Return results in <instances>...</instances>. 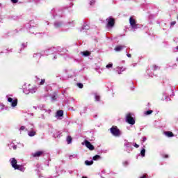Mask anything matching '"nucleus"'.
<instances>
[{
	"mask_svg": "<svg viewBox=\"0 0 178 178\" xmlns=\"http://www.w3.org/2000/svg\"><path fill=\"white\" fill-rule=\"evenodd\" d=\"M11 166L15 170H20L21 172L24 170V167H23V165H17V160L15 158H13L11 160Z\"/></svg>",
	"mask_w": 178,
	"mask_h": 178,
	"instance_id": "obj_1",
	"label": "nucleus"
},
{
	"mask_svg": "<svg viewBox=\"0 0 178 178\" xmlns=\"http://www.w3.org/2000/svg\"><path fill=\"white\" fill-rule=\"evenodd\" d=\"M126 122L127 123H129V124H131V125L136 124V120H134L133 116H131V113L127 114Z\"/></svg>",
	"mask_w": 178,
	"mask_h": 178,
	"instance_id": "obj_2",
	"label": "nucleus"
},
{
	"mask_svg": "<svg viewBox=\"0 0 178 178\" xmlns=\"http://www.w3.org/2000/svg\"><path fill=\"white\" fill-rule=\"evenodd\" d=\"M110 131L115 137H119V136H120V130L118 129V127H112L110 129Z\"/></svg>",
	"mask_w": 178,
	"mask_h": 178,
	"instance_id": "obj_3",
	"label": "nucleus"
},
{
	"mask_svg": "<svg viewBox=\"0 0 178 178\" xmlns=\"http://www.w3.org/2000/svg\"><path fill=\"white\" fill-rule=\"evenodd\" d=\"M107 27H113L115 26V19L108 17L106 19Z\"/></svg>",
	"mask_w": 178,
	"mask_h": 178,
	"instance_id": "obj_4",
	"label": "nucleus"
},
{
	"mask_svg": "<svg viewBox=\"0 0 178 178\" xmlns=\"http://www.w3.org/2000/svg\"><path fill=\"white\" fill-rule=\"evenodd\" d=\"M84 143L86 147H87L90 151H94L95 149V147L91 144V143H90V141L85 140Z\"/></svg>",
	"mask_w": 178,
	"mask_h": 178,
	"instance_id": "obj_5",
	"label": "nucleus"
},
{
	"mask_svg": "<svg viewBox=\"0 0 178 178\" xmlns=\"http://www.w3.org/2000/svg\"><path fill=\"white\" fill-rule=\"evenodd\" d=\"M8 102L11 103V106H13V108L17 106V99L13 100L12 97H8Z\"/></svg>",
	"mask_w": 178,
	"mask_h": 178,
	"instance_id": "obj_6",
	"label": "nucleus"
},
{
	"mask_svg": "<svg viewBox=\"0 0 178 178\" xmlns=\"http://www.w3.org/2000/svg\"><path fill=\"white\" fill-rule=\"evenodd\" d=\"M42 154H44V152L38 151V152L32 154V156H33V158H38V157L41 156V155H42Z\"/></svg>",
	"mask_w": 178,
	"mask_h": 178,
	"instance_id": "obj_7",
	"label": "nucleus"
},
{
	"mask_svg": "<svg viewBox=\"0 0 178 178\" xmlns=\"http://www.w3.org/2000/svg\"><path fill=\"white\" fill-rule=\"evenodd\" d=\"M124 48V46L118 45L115 47L114 50L115 51V52H120V51H122V49H123Z\"/></svg>",
	"mask_w": 178,
	"mask_h": 178,
	"instance_id": "obj_8",
	"label": "nucleus"
},
{
	"mask_svg": "<svg viewBox=\"0 0 178 178\" xmlns=\"http://www.w3.org/2000/svg\"><path fill=\"white\" fill-rule=\"evenodd\" d=\"M164 134L167 137H175V134L172 131H165Z\"/></svg>",
	"mask_w": 178,
	"mask_h": 178,
	"instance_id": "obj_9",
	"label": "nucleus"
},
{
	"mask_svg": "<svg viewBox=\"0 0 178 178\" xmlns=\"http://www.w3.org/2000/svg\"><path fill=\"white\" fill-rule=\"evenodd\" d=\"M81 55H83V56H90V55H91V52L88 51H81Z\"/></svg>",
	"mask_w": 178,
	"mask_h": 178,
	"instance_id": "obj_10",
	"label": "nucleus"
},
{
	"mask_svg": "<svg viewBox=\"0 0 178 178\" xmlns=\"http://www.w3.org/2000/svg\"><path fill=\"white\" fill-rule=\"evenodd\" d=\"M129 23L131 24V26H134V24H136V19H134L133 17H131L129 18Z\"/></svg>",
	"mask_w": 178,
	"mask_h": 178,
	"instance_id": "obj_11",
	"label": "nucleus"
},
{
	"mask_svg": "<svg viewBox=\"0 0 178 178\" xmlns=\"http://www.w3.org/2000/svg\"><path fill=\"white\" fill-rule=\"evenodd\" d=\"M57 116H58V118H62V116H63V111L60 110L58 111L56 113Z\"/></svg>",
	"mask_w": 178,
	"mask_h": 178,
	"instance_id": "obj_12",
	"label": "nucleus"
},
{
	"mask_svg": "<svg viewBox=\"0 0 178 178\" xmlns=\"http://www.w3.org/2000/svg\"><path fill=\"white\" fill-rule=\"evenodd\" d=\"M35 134H37V133L35 131H31L28 133V135L29 136V137H34Z\"/></svg>",
	"mask_w": 178,
	"mask_h": 178,
	"instance_id": "obj_13",
	"label": "nucleus"
},
{
	"mask_svg": "<svg viewBox=\"0 0 178 178\" xmlns=\"http://www.w3.org/2000/svg\"><path fill=\"white\" fill-rule=\"evenodd\" d=\"M85 163H86V165H87V166H91V165H92L93 163H94V161H88V160H86V161H85Z\"/></svg>",
	"mask_w": 178,
	"mask_h": 178,
	"instance_id": "obj_14",
	"label": "nucleus"
},
{
	"mask_svg": "<svg viewBox=\"0 0 178 178\" xmlns=\"http://www.w3.org/2000/svg\"><path fill=\"white\" fill-rule=\"evenodd\" d=\"M72 140H73V138H72V136H68L67 137V144H72Z\"/></svg>",
	"mask_w": 178,
	"mask_h": 178,
	"instance_id": "obj_15",
	"label": "nucleus"
},
{
	"mask_svg": "<svg viewBox=\"0 0 178 178\" xmlns=\"http://www.w3.org/2000/svg\"><path fill=\"white\" fill-rule=\"evenodd\" d=\"M99 159H101V156H99V155H95L92 158L93 161H98Z\"/></svg>",
	"mask_w": 178,
	"mask_h": 178,
	"instance_id": "obj_16",
	"label": "nucleus"
},
{
	"mask_svg": "<svg viewBox=\"0 0 178 178\" xmlns=\"http://www.w3.org/2000/svg\"><path fill=\"white\" fill-rule=\"evenodd\" d=\"M140 155L141 156H145V149H143L141 151H140Z\"/></svg>",
	"mask_w": 178,
	"mask_h": 178,
	"instance_id": "obj_17",
	"label": "nucleus"
},
{
	"mask_svg": "<svg viewBox=\"0 0 178 178\" xmlns=\"http://www.w3.org/2000/svg\"><path fill=\"white\" fill-rule=\"evenodd\" d=\"M131 27H132L134 29H138L140 28L139 25L137 24H134V25H132Z\"/></svg>",
	"mask_w": 178,
	"mask_h": 178,
	"instance_id": "obj_18",
	"label": "nucleus"
},
{
	"mask_svg": "<svg viewBox=\"0 0 178 178\" xmlns=\"http://www.w3.org/2000/svg\"><path fill=\"white\" fill-rule=\"evenodd\" d=\"M154 111L149 110L147 111H145V115H151V113H153Z\"/></svg>",
	"mask_w": 178,
	"mask_h": 178,
	"instance_id": "obj_19",
	"label": "nucleus"
},
{
	"mask_svg": "<svg viewBox=\"0 0 178 178\" xmlns=\"http://www.w3.org/2000/svg\"><path fill=\"white\" fill-rule=\"evenodd\" d=\"M77 86H78L79 88H83V83H77Z\"/></svg>",
	"mask_w": 178,
	"mask_h": 178,
	"instance_id": "obj_20",
	"label": "nucleus"
},
{
	"mask_svg": "<svg viewBox=\"0 0 178 178\" xmlns=\"http://www.w3.org/2000/svg\"><path fill=\"white\" fill-rule=\"evenodd\" d=\"M45 83V79H42L40 84V86H43V84Z\"/></svg>",
	"mask_w": 178,
	"mask_h": 178,
	"instance_id": "obj_21",
	"label": "nucleus"
},
{
	"mask_svg": "<svg viewBox=\"0 0 178 178\" xmlns=\"http://www.w3.org/2000/svg\"><path fill=\"white\" fill-rule=\"evenodd\" d=\"M113 66V64H108L106 65L107 69H109V67H112Z\"/></svg>",
	"mask_w": 178,
	"mask_h": 178,
	"instance_id": "obj_22",
	"label": "nucleus"
},
{
	"mask_svg": "<svg viewBox=\"0 0 178 178\" xmlns=\"http://www.w3.org/2000/svg\"><path fill=\"white\" fill-rule=\"evenodd\" d=\"M25 129H26V127H25V126H22V127H20L19 130H20L21 131H23V130H24Z\"/></svg>",
	"mask_w": 178,
	"mask_h": 178,
	"instance_id": "obj_23",
	"label": "nucleus"
},
{
	"mask_svg": "<svg viewBox=\"0 0 178 178\" xmlns=\"http://www.w3.org/2000/svg\"><path fill=\"white\" fill-rule=\"evenodd\" d=\"M11 2L13 3H17V2H19V0H11Z\"/></svg>",
	"mask_w": 178,
	"mask_h": 178,
	"instance_id": "obj_24",
	"label": "nucleus"
},
{
	"mask_svg": "<svg viewBox=\"0 0 178 178\" xmlns=\"http://www.w3.org/2000/svg\"><path fill=\"white\" fill-rule=\"evenodd\" d=\"M94 3H95V0L90 1V6L94 5Z\"/></svg>",
	"mask_w": 178,
	"mask_h": 178,
	"instance_id": "obj_25",
	"label": "nucleus"
},
{
	"mask_svg": "<svg viewBox=\"0 0 178 178\" xmlns=\"http://www.w3.org/2000/svg\"><path fill=\"white\" fill-rule=\"evenodd\" d=\"M152 67H153L154 70H157V69H158V66H156V65H153Z\"/></svg>",
	"mask_w": 178,
	"mask_h": 178,
	"instance_id": "obj_26",
	"label": "nucleus"
},
{
	"mask_svg": "<svg viewBox=\"0 0 178 178\" xmlns=\"http://www.w3.org/2000/svg\"><path fill=\"white\" fill-rule=\"evenodd\" d=\"M95 100H96V101H99V96L96 95V96H95Z\"/></svg>",
	"mask_w": 178,
	"mask_h": 178,
	"instance_id": "obj_27",
	"label": "nucleus"
},
{
	"mask_svg": "<svg viewBox=\"0 0 178 178\" xmlns=\"http://www.w3.org/2000/svg\"><path fill=\"white\" fill-rule=\"evenodd\" d=\"M134 146L135 148H138L140 147V145H138L137 143H134Z\"/></svg>",
	"mask_w": 178,
	"mask_h": 178,
	"instance_id": "obj_28",
	"label": "nucleus"
},
{
	"mask_svg": "<svg viewBox=\"0 0 178 178\" xmlns=\"http://www.w3.org/2000/svg\"><path fill=\"white\" fill-rule=\"evenodd\" d=\"M175 24H176V21H173L170 24L171 26H175Z\"/></svg>",
	"mask_w": 178,
	"mask_h": 178,
	"instance_id": "obj_29",
	"label": "nucleus"
},
{
	"mask_svg": "<svg viewBox=\"0 0 178 178\" xmlns=\"http://www.w3.org/2000/svg\"><path fill=\"white\" fill-rule=\"evenodd\" d=\"M147 141V138L146 137H144L143 139V143H145Z\"/></svg>",
	"mask_w": 178,
	"mask_h": 178,
	"instance_id": "obj_30",
	"label": "nucleus"
},
{
	"mask_svg": "<svg viewBox=\"0 0 178 178\" xmlns=\"http://www.w3.org/2000/svg\"><path fill=\"white\" fill-rule=\"evenodd\" d=\"M127 56L128 58H131V54H127Z\"/></svg>",
	"mask_w": 178,
	"mask_h": 178,
	"instance_id": "obj_31",
	"label": "nucleus"
},
{
	"mask_svg": "<svg viewBox=\"0 0 178 178\" xmlns=\"http://www.w3.org/2000/svg\"><path fill=\"white\" fill-rule=\"evenodd\" d=\"M13 149H17V145H14V146L13 147Z\"/></svg>",
	"mask_w": 178,
	"mask_h": 178,
	"instance_id": "obj_32",
	"label": "nucleus"
},
{
	"mask_svg": "<svg viewBox=\"0 0 178 178\" xmlns=\"http://www.w3.org/2000/svg\"><path fill=\"white\" fill-rule=\"evenodd\" d=\"M164 158H169V156H168V154H165V155L164 156Z\"/></svg>",
	"mask_w": 178,
	"mask_h": 178,
	"instance_id": "obj_33",
	"label": "nucleus"
},
{
	"mask_svg": "<svg viewBox=\"0 0 178 178\" xmlns=\"http://www.w3.org/2000/svg\"><path fill=\"white\" fill-rule=\"evenodd\" d=\"M176 49L178 51V46L176 47Z\"/></svg>",
	"mask_w": 178,
	"mask_h": 178,
	"instance_id": "obj_34",
	"label": "nucleus"
},
{
	"mask_svg": "<svg viewBox=\"0 0 178 178\" xmlns=\"http://www.w3.org/2000/svg\"><path fill=\"white\" fill-rule=\"evenodd\" d=\"M82 178H87V177H83Z\"/></svg>",
	"mask_w": 178,
	"mask_h": 178,
	"instance_id": "obj_35",
	"label": "nucleus"
}]
</instances>
